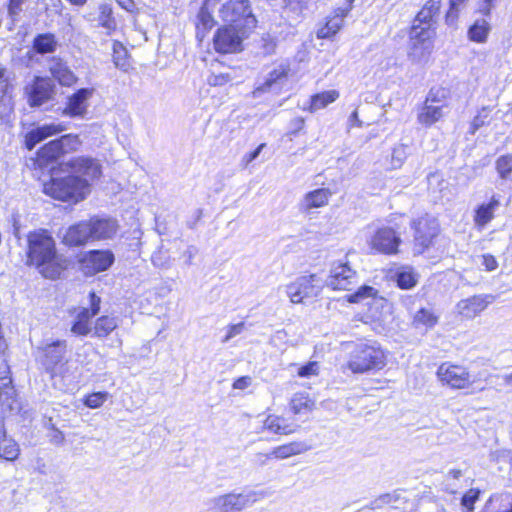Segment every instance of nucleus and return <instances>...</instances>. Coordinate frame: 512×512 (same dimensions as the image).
<instances>
[{"instance_id":"obj_62","label":"nucleus","mask_w":512,"mask_h":512,"mask_svg":"<svg viewBox=\"0 0 512 512\" xmlns=\"http://www.w3.org/2000/svg\"><path fill=\"white\" fill-rule=\"evenodd\" d=\"M10 222L12 225V234L15 238L20 239V230H21V223H20V216L18 213H12Z\"/></svg>"},{"instance_id":"obj_1","label":"nucleus","mask_w":512,"mask_h":512,"mask_svg":"<svg viewBox=\"0 0 512 512\" xmlns=\"http://www.w3.org/2000/svg\"><path fill=\"white\" fill-rule=\"evenodd\" d=\"M61 166L68 175L51 177V180L44 184V192L61 201L84 200L90 192L89 181L98 179L102 174L99 162L89 156L72 157Z\"/></svg>"},{"instance_id":"obj_40","label":"nucleus","mask_w":512,"mask_h":512,"mask_svg":"<svg viewBox=\"0 0 512 512\" xmlns=\"http://www.w3.org/2000/svg\"><path fill=\"white\" fill-rule=\"evenodd\" d=\"M339 96V93L335 90L325 91L322 93L315 94L311 97L310 109L312 111L322 109L328 104L334 102Z\"/></svg>"},{"instance_id":"obj_50","label":"nucleus","mask_w":512,"mask_h":512,"mask_svg":"<svg viewBox=\"0 0 512 512\" xmlns=\"http://www.w3.org/2000/svg\"><path fill=\"white\" fill-rule=\"evenodd\" d=\"M409 147L404 144H400L394 147L391 155V164L393 168H399L403 164L404 160L408 155Z\"/></svg>"},{"instance_id":"obj_9","label":"nucleus","mask_w":512,"mask_h":512,"mask_svg":"<svg viewBox=\"0 0 512 512\" xmlns=\"http://www.w3.org/2000/svg\"><path fill=\"white\" fill-rule=\"evenodd\" d=\"M436 16L429 12V8H422L416 15L411 31L410 38L413 41L414 47L421 44L424 49L430 46V39L434 35L433 25Z\"/></svg>"},{"instance_id":"obj_29","label":"nucleus","mask_w":512,"mask_h":512,"mask_svg":"<svg viewBox=\"0 0 512 512\" xmlns=\"http://www.w3.org/2000/svg\"><path fill=\"white\" fill-rule=\"evenodd\" d=\"M112 60L114 66L123 72H129L132 68L128 50L118 40H114L112 43Z\"/></svg>"},{"instance_id":"obj_2","label":"nucleus","mask_w":512,"mask_h":512,"mask_svg":"<svg viewBox=\"0 0 512 512\" xmlns=\"http://www.w3.org/2000/svg\"><path fill=\"white\" fill-rule=\"evenodd\" d=\"M26 265L34 266L46 279H58L64 270L56 242L46 229H36L27 235Z\"/></svg>"},{"instance_id":"obj_30","label":"nucleus","mask_w":512,"mask_h":512,"mask_svg":"<svg viewBox=\"0 0 512 512\" xmlns=\"http://www.w3.org/2000/svg\"><path fill=\"white\" fill-rule=\"evenodd\" d=\"M491 31V25L486 19H476L467 31L468 39L475 43L483 44L487 41Z\"/></svg>"},{"instance_id":"obj_57","label":"nucleus","mask_w":512,"mask_h":512,"mask_svg":"<svg viewBox=\"0 0 512 512\" xmlns=\"http://www.w3.org/2000/svg\"><path fill=\"white\" fill-rule=\"evenodd\" d=\"M305 125V120L303 117H295L290 121L289 124V134L290 135H297Z\"/></svg>"},{"instance_id":"obj_22","label":"nucleus","mask_w":512,"mask_h":512,"mask_svg":"<svg viewBox=\"0 0 512 512\" xmlns=\"http://www.w3.org/2000/svg\"><path fill=\"white\" fill-rule=\"evenodd\" d=\"M89 221H82L70 226L64 235L63 242L68 246H82L91 238Z\"/></svg>"},{"instance_id":"obj_32","label":"nucleus","mask_w":512,"mask_h":512,"mask_svg":"<svg viewBox=\"0 0 512 512\" xmlns=\"http://www.w3.org/2000/svg\"><path fill=\"white\" fill-rule=\"evenodd\" d=\"M16 402V390L12 377H0V404L13 410Z\"/></svg>"},{"instance_id":"obj_64","label":"nucleus","mask_w":512,"mask_h":512,"mask_svg":"<svg viewBox=\"0 0 512 512\" xmlns=\"http://www.w3.org/2000/svg\"><path fill=\"white\" fill-rule=\"evenodd\" d=\"M251 383L252 379L250 376H241L234 381L233 388L243 390L249 387Z\"/></svg>"},{"instance_id":"obj_8","label":"nucleus","mask_w":512,"mask_h":512,"mask_svg":"<svg viewBox=\"0 0 512 512\" xmlns=\"http://www.w3.org/2000/svg\"><path fill=\"white\" fill-rule=\"evenodd\" d=\"M251 31L238 29L231 25H223L214 34V48L222 54L240 52L243 49V40Z\"/></svg>"},{"instance_id":"obj_45","label":"nucleus","mask_w":512,"mask_h":512,"mask_svg":"<svg viewBox=\"0 0 512 512\" xmlns=\"http://www.w3.org/2000/svg\"><path fill=\"white\" fill-rule=\"evenodd\" d=\"M449 95V90L443 87H433L430 89L425 102L433 105L445 106V101Z\"/></svg>"},{"instance_id":"obj_59","label":"nucleus","mask_w":512,"mask_h":512,"mask_svg":"<svg viewBox=\"0 0 512 512\" xmlns=\"http://www.w3.org/2000/svg\"><path fill=\"white\" fill-rule=\"evenodd\" d=\"M485 269L489 272L494 271L498 267V262L491 254L482 255V263Z\"/></svg>"},{"instance_id":"obj_35","label":"nucleus","mask_w":512,"mask_h":512,"mask_svg":"<svg viewBox=\"0 0 512 512\" xmlns=\"http://www.w3.org/2000/svg\"><path fill=\"white\" fill-rule=\"evenodd\" d=\"M57 47V40L52 33L38 34L33 40V50L38 54L53 53Z\"/></svg>"},{"instance_id":"obj_12","label":"nucleus","mask_w":512,"mask_h":512,"mask_svg":"<svg viewBox=\"0 0 512 512\" xmlns=\"http://www.w3.org/2000/svg\"><path fill=\"white\" fill-rule=\"evenodd\" d=\"M28 104L32 108L40 107L53 100L56 94V85L49 77L35 76L30 88H26Z\"/></svg>"},{"instance_id":"obj_15","label":"nucleus","mask_w":512,"mask_h":512,"mask_svg":"<svg viewBox=\"0 0 512 512\" xmlns=\"http://www.w3.org/2000/svg\"><path fill=\"white\" fill-rule=\"evenodd\" d=\"M39 351L41 352V364L44 366L45 370L53 376L57 365L60 364L65 357L67 342L66 340L58 339L40 347Z\"/></svg>"},{"instance_id":"obj_34","label":"nucleus","mask_w":512,"mask_h":512,"mask_svg":"<svg viewBox=\"0 0 512 512\" xmlns=\"http://www.w3.org/2000/svg\"><path fill=\"white\" fill-rule=\"evenodd\" d=\"M264 428L274 434L289 435L295 432V426L286 423L284 418L269 415L264 421Z\"/></svg>"},{"instance_id":"obj_51","label":"nucleus","mask_w":512,"mask_h":512,"mask_svg":"<svg viewBox=\"0 0 512 512\" xmlns=\"http://www.w3.org/2000/svg\"><path fill=\"white\" fill-rule=\"evenodd\" d=\"M99 20L100 25L108 30H114L116 28V22L112 16V9L110 7L103 6L101 8Z\"/></svg>"},{"instance_id":"obj_54","label":"nucleus","mask_w":512,"mask_h":512,"mask_svg":"<svg viewBox=\"0 0 512 512\" xmlns=\"http://www.w3.org/2000/svg\"><path fill=\"white\" fill-rule=\"evenodd\" d=\"M26 0H9L8 3V15L11 18L12 23L18 21V17L22 12L23 4Z\"/></svg>"},{"instance_id":"obj_20","label":"nucleus","mask_w":512,"mask_h":512,"mask_svg":"<svg viewBox=\"0 0 512 512\" xmlns=\"http://www.w3.org/2000/svg\"><path fill=\"white\" fill-rule=\"evenodd\" d=\"M64 129L65 127L63 125L55 123L37 125L25 134L24 145L31 151L37 144L48 137L62 132Z\"/></svg>"},{"instance_id":"obj_14","label":"nucleus","mask_w":512,"mask_h":512,"mask_svg":"<svg viewBox=\"0 0 512 512\" xmlns=\"http://www.w3.org/2000/svg\"><path fill=\"white\" fill-rule=\"evenodd\" d=\"M357 281V274L347 263L333 265L330 275L324 277L326 286L333 290H350Z\"/></svg>"},{"instance_id":"obj_21","label":"nucleus","mask_w":512,"mask_h":512,"mask_svg":"<svg viewBox=\"0 0 512 512\" xmlns=\"http://www.w3.org/2000/svg\"><path fill=\"white\" fill-rule=\"evenodd\" d=\"M92 241L113 238L118 231L117 221L112 218L94 217L89 220Z\"/></svg>"},{"instance_id":"obj_5","label":"nucleus","mask_w":512,"mask_h":512,"mask_svg":"<svg viewBox=\"0 0 512 512\" xmlns=\"http://www.w3.org/2000/svg\"><path fill=\"white\" fill-rule=\"evenodd\" d=\"M413 230V253L421 255L434 244V240L440 233V225L436 217L424 214L412 220Z\"/></svg>"},{"instance_id":"obj_11","label":"nucleus","mask_w":512,"mask_h":512,"mask_svg":"<svg viewBox=\"0 0 512 512\" xmlns=\"http://www.w3.org/2000/svg\"><path fill=\"white\" fill-rule=\"evenodd\" d=\"M254 491L227 493L211 499V503L218 512H241L256 502Z\"/></svg>"},{"instance_id":"obj_4","label":"nucleus","mask_w":512,"mask_h":512,"mask_svg":"<svg viewBox=\"0 0 512 512\" xmlns=\"http://www.w3.org/2000/svg\"><path fill=\"white\" fill-rule=\"evenodd\" d=\"M81 141L76 134H65L43 145L36 153V158L30 161L34 168L44 169L49 164L56 162L63 154L74 151Z\"/></svg>"},{"instance_id":"obj_19","label":"nucleus","mask_w":512,"mask_h":512,"mask_svg":"<svg viewBox=\"0 0 512 512\" xmlns=\"http://www.w3.org/2000/svg\"><path fill=\"white\" fill-rule=\"evenodd\" d=\"M93 94V89L80 88L68 97L63 115L71 118H84L87 114L88 100Z\"/></svg>"},{"instance_id":"obj_13","label":"nucleus","mask_w":512,"mask_h":512,"mask_svg":"<svg viewBox=\"0 0 512 512\" xmlns=\"http://www.w3.org/2000/svg\"><path fill=\"white\" fill-rule=\"evenodd\" d=\"M439 380L453 389H464L474 382L467 369L462 366L442 363L437 369Z\"/></svg>"},{"instance_id":"obj_25","label":"nucleus","mask_w":512,"mask_h":512,"mask_svg":"<svg viewBox=\"0 0 512 512\" xmlns=\"http://www.w3.org/2000/svg\"><path fill=\"white\" fill-rule=\"evenodd\" d=\"M49 71L54 79L62 86H71L77 81V77L60 58H53L49 64Z\"/></svg>"},{"instance_id":"obj_7","label":"nucleus","mask_w":512,"mask_h":512,"mask_svg":"<svg viewBox=\"0 0 512 512\" xmlns=\"http://www.w3.org/2000/svg\"><path fill=\"white\" fill-rule=\"evenodd\" d=\"M219 13L227 25L244 30H253L256 27L257 19L249 0H228L222 5Z\"/></svg>"},{"instance_id":"obj_63","label":"nucleus","mask_w":512,"mask_h":512,"mask_svg":"<svg viewBox=\"0 0 512 512\" xmlns=\"http://www.w3.org/2000/svg\"><path fill=\"white\" fill-rule=\"evenodd\" d=\"M50 442L54 445H63L65 442V436L63 432L59 429H54V431L49 433Z\"/></svg>"},{"instance_id":"obj_44","label":"nucleus","mask_w":512,"mask_h":512,"mask_svg":"<svg viewBox=\"0 0 512 512\" xmlns=\"http://www.w3.org/2000/svg\"><path fill=\"white\" fill-rule=\"evenodd\" d=\"M377 290L369 285H363L358 288L354 293L348 294L346 299L350 303H360L368 298H374Z\"/></svg>"},{"instance_id":"obj_36","label":"nucleus","mask_w":512,"mask_h":512,"mask_svg":"<svg viewBox=\"0 0 512 512\" xmlns=\"http://www.w3.org/2000/svg\"><path fill=\"white\" fill-rule=\"evenodd\" d=\"M442 108L443 105H433L425 102L418 114V121L423 125L431 126L443 116Z\"/></svg>"},{"instance_id":"obj_18","label":"nucleus","mask_w":512,"mask_h":512,"mask_svg":"<svg viewBox=\"0 0 512 512\" xmlns=\"http://www.w3.org/2000/svg\"><path fill=\"white\" fill-rule=\"evenodd\" d=\"M401 243L400 236L390 227L378 229L371 239V247L383 254H395Z\"/></svg>"},{"instance_id":"obj_24","label":"nucleus","mask_w":512,"mask_h":512,"mask_svg":"<svg viewBox=\"0 0 512 512\" xmlns=\"http://www.w3.org/2000/svg\"><path fill=\"white\" fill-rule=\"evenodd\" d=\"M19 454V444L7 434L4 422L0 421V458L13 462Z\"/></svg>"},{"instance_id":"obj_47","label":"nucleus","mask_w":512,"mask_h":512,"mask_svg":"<svg viewBox=\"0 0 512 512\" xmlns=\"http://www.w3.org/2000/svg\"><path fill=\"white\" fill-rule=\"evenodd\" d=\"M481 491L478 488H471L461 498V505L465 512H474V504L479 500Z\"/></svg>"},{"instance_id":"obj_17","label":"nucleus","mask_w":512,"mask_h":512,"mask_svg":"<svg viewBox=\"0 0 512 512\" xmlns=\"http://www.w3.org/2000/svg\"><path fill=\"white\" fill-rule=\"evenodd\" d=\"M354 0H346L343 6L336 8L332 16H328L323 26L318 28L317 37L327 39L334 36L342 27L344 18L353 8Z\"/></svg>"},{"instance_id":"obj_31","label":"nucleus","mask_w":512,"mask_h":512,"mask_svg":"<svg viewBox=\"0 0 512 512\" xmlns=\"http://www.w3.org/2000/svg\"><path fill=\"white\" fill-rule=\"evenodd\" d=\"M287 78V71L282 68H275L270 71L264 82L254 90V95L258 96L261 93L270 91L275 85L281 84Z\"/></svg>"},{"instance_id":"obj_16","label":"nucleus","mask_w":512,"mask_h":512,"mask_svg":"<svg viewBox=\"0 0 512 512\" xmlns=\"http://www.w3.org/2000/svg\"><path fill=\"white\" fill-rule=\"evenodd\" d=\"M496 300L493 294H477L460 300L456 309L466 319H474Z\"/></svg>"},{"instance_id":"obj_55","label":"nucleus","mask_w":512,"mask_h":512,"mask_svg":"<svg viewBox=\"0 0 512 512\" xmlns=\"http://www.w3.org/2000/svg\"><path fill=\"white\" fill-rule=\"evenodd\" d=\"M89 302L90 307L84 309L87 310L89 314L92 316L97 315L100 311L101 298L95 292L92 291L89 293Z\"/></svg>"},{"instance_id":"obj_27","label":"nucleus","mask_w":512,"mask_h":512,"mask_svg":"<svg viewBox=\"0 0 512 512\" xmlns=\"http://www.w3.org/2000/svg\"><path fill=\"white\" fill-rule=\"evenodd\" d=\"M330 196L331 192L326 188H319L308 192L301 203V209L310 211L311 209L322 207L328 203Z\"/></svg>"},{"instance_id":"obj_41","label":"nucleus","mask_w":512,"mask_h":512,"mask_svg":"<svg viewBox=\"0 0 512 512\" xmlns=\"http://www.w3.org/2000/svg\"><path fill=\"white\" fill-rule=\"evenodd\" d=\"M401 498V493L398 491H394L393 493H387L379 496L377 499L372 501L370 505L364 507L357 512H369L375 509H380L386 504H394L397 503Z\"/></svg>"},{"instance_id":"obj_42","label":"nucleus","mask_w":512,"mask_h":512,"mask_svg":"<svg viewBox=\"0 0 512 512\" xmlns=\"http://www.w3.org/2000/svg\"><path fill=\"white\" fill-rule=\"evenodd\" d=\"M496 171L503 180L512 178V154L501 155L495 162Z\"/></svg>"},{"instance_id":"obj_39","label":"nucleus","mask_w":512,"mask_h":512,"mask_svg":"<svg viewBox=\"0 0 512 512\" xmlns=\"http://www.w3.org/2000/svg\"><path fill=\"white\" fill-rule=\"evenodd\" d=\"M92 317L87 310L82 308L72 324L71 332L80 336L88 335L91 331L89 321Z\"/></svg>"},{"instance_id":"obj_61","label":"nucleus","mask_w":512,"mask_h":512,"mask_svg":"<svg viewBox=\"0 0 512 512\" xmlns=\"http://www.w3.org/2000/svg\"><path fill=\"white\" fill-rule=\"evenodd\" d=\"M198 248L196 246L190 245L188 248L183 252L182 256L184 258V263L186 265H192L193 259L198 254Z\"/></svg>"},{"instance_id":"obj_23","label":"nucleus","mask_w":512,"mask_h":512,"mask_svg":"<svg viewBox=\"0 0 512 512\" xmlns=\"http://www.w3.org/2000/svg\"><path fill=\"white\" fill-rule=\"evenodd\" d=\"M219 0H205L197 14L196 37L202 41L207 33L215 26L216 21L209 11V5H214Z\"/></svg>"},{"instance_id":"obj_28","label":"nucleus","mask_w":512,"mask_h":512,"mask_svg":"<svg viewBox=\"0 0 512 512\" xmlns=\"http://www.w3.org/2000/svg\"><path fill=\"white\" fill-rule=\"evenodd\" d=\"M418 277L411 266H402L395 271L393 280L400 289L409 290L417 285Z\"/></svg>"},{"instance_id":"obj_52","label":"nucleus","mask_w":512,"mask_h":512,"mask_svg":"<svg viewBox=\"0 0 512 512\" xmlns=\"http://www.w3.org/2000/svg\"><path fill=\"white\" fill-rule=\"evenodd\" d=\"M319 363L317 361H309L300 366L297 370V375L301 378H309L319 374Z\"/></svg>"},{"instance_id":"obj_56","label":"nucleus","mask_w":512,"mask_h":512,"mask_svg":"<svg viewBox=\"0 0 512 512\" xmlns=\"http://www.w3.org/2000/svg\"><path fill=\"white\" fill-rule=\"evenodd\" d=\"M232 80V77L228 73H220L217 75H212L209 78V84L213 86H222L226 83L230 82Z\"/></svg>"},{"instance_id":"obj_33","label":"nucleus","mask_w":512,"mask_h":512,"mask_svg":"<svg viewBox=\"0 0 512 512\" xmlns=\"http://www.w3.org/2000/svg\"><path fill=\"white\" fill-rule=\"evenodd\" d=\"M309 446L304 442H291L278 447L271 451V455L276 459H286L294 455L301 454L309 450Z\"/></svg>"},{"instance_id":"obj_49","label":"nucleus","mask_w":512,"mask_h":512,"mask_svg":"<svg viewBox=\"0 0 512 512\" xmlns=\"http://www.w3.org/2000/svg\"><path fill=\"white\" fill-rule=\"evenodd\" d=\"M311 1L312 0H286V12L293 13L295 20H298L302 13L308 9Z\"/></svg>"},{"instance_id":"obj_60","label":"nucleus","mask_w":512,"mask_h":512,"mask_svg":"<svg viewBox=\"0 0 512 512\" xmlns=\"http://www.w3.org/2000/svg\"><path fill=\"white\" fill-rule=\"evenodd\" d=\"M244 327L245 325L243 322L229 326L227 334L223 339V342H227L236 335H239L244 330Z\"/></svg>"},{"instance_id":"obj_3","label":"nucleus","mask_w":512,"mask_h":512,"mask_svg":"<svg viewBox=\"0 0 512 512\" xmlns=\"http://www.w3.org/2000/svg\"><path fill=\"white\" fill-rule=\"evenodd\" d=\"M386 355L380 344L373 340L356 343L349 353L346 368L353 374L378 371L385 367Z\"/></svg>"},{"instance_id":"obj_46","label":"nucleus","mask_w":512,"mask_h":512,"mask_svg":"<svg viewBox=\"0 0 512 512\" xmlns=\"http://www.w3.org/2000/svg\"><path fill=\"white\" fill-rule=\"evenodd\" d=\"M489 113L490 110L488 107H483L481 111L478 112V114L473 118L470 124V134L474 135L481 127L489 124Z\"/></svg>"},{"instance_id":"obj_10","label":"nucleus","mask_w":512,"mask_h":512,"mask_svg":"<svg viewBox=\"0 0 512 512\" xmlns=\"http://www.w3.org/2000/svg\"><path fill=\"white\" fill-rule=\"evenodd\" d=\"M115 256L111 250H90L79 259L80 269L86 276L108 270L114 263Z\"/></svg>"},{"instance_id":"obj_26","label":"nucleus","mask_w":512,"mask_h":512,"mask_svg":"<svg viewBox=\"0 0 512 512\" xmlns=\"http://www.w3.org/2000/svg\"><path fill=\"white\" fill-rule=\"evenodd\" d=\"M500 207V198L493 195L488 203H482L475 209L474 223L477 227H485L493 218L494 212Z\"/></svg>"},{"instance_id":"obj_6","label":"nucleus","mask_w":512,"mask_h":512,"mask_svg":"<svg viewBox=\"0 0 512 512\" xmlns=\"http://www.w3.org/2000/svg\"><path fill=\"white\" fill-rule=\"evenodd\" d=\"M325 286L323 274L302 275L286 286V294L294 304L305 303L318 297Z\"/></svg>"},{"instance_id":"obj_58","label":"nucleus","mask_w":512,"mask_h":512,"mask_svg":"<svg viewBox=\"0 0 512 512\" xmlns=\"http://www.w3.org/2000/svg\"><path fill=\"white\" fill-rule=\"evenodd\" d=\"M10 89V84L8 77L6 76V70L0 68V100L8 94Z\"/></svg>"},{"instance_id":"obj_37","label":"nucleus","mask_w":512,"mask_h":512,"mask_svg":"<svg viewBox=\"0 0 512 512\" xmlns=\"http://www.w3.org/2000/svg\"><path fill=\"white\" fill-rule=\"evenodd\" d=\"M314 407V400L306 393H296L290 401V408L294 414L311 412Z\"/></svg>"},{"instance_id":"obj_43","label":"nucleus","mask_w":512,"mask_h":512,"mask_svg":"<svg viewBox=\"0 0 512 512\" xmlns=\"http://www.w3.org/2000/svg\"><path fill=\"white\" fill-rule=\"evenodd\" d=\"M438 322V317L433 313L431 309L421 308L414 316V324L416 327L423 325L427 328L434 327Z\"/></svg>"},{"instance_id":"obj_38","label":"nucleus","mask_w":512,"mask_h":512,"mask_svg":"<svg viewBox=\"0 0 512 512\" xmlns=\"http://www.w3.org/2000/svg\"><path fill=\"white\" fill-rule=\"evenodd\" d=\"M117 319L111 316H101L96 320L94 335L99 338L108 336L116 327Z\"/></svg>"},{"instance_id":"obj_48","label":"nucleus","mask_w":512,"mask_h":512,"mask_svg":"<svg viewBox=\"0 0 512 512\" xmlns=\"http://www.w3.org/2000/svg\"><path fill=\"white\" fill-rule=\"evenodd\" d=\"M108 397L109 393L106 391L93 392L85 397L84 405L91 409H97L104 404Z\"/></svg>"},{"instance_id":"obj_53","label":"nucleus","mask_w":512,"mask_h":512,"mask_svg":"<svg viewBox=\"0 0 512 512\" xmlns=\"http://www.w3.org/2000/svg\"><path fill=\"white\" fill-rule=\"evenodd\" d=\"M151 261L156 267L167 268L170 264V256L167 251L158 250L152 254Z\"/></svg>"}]
</instances>
